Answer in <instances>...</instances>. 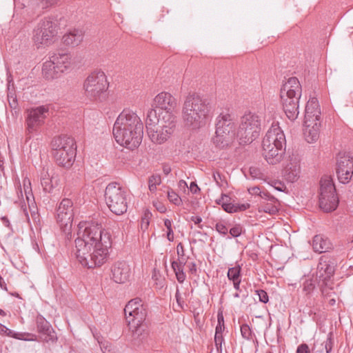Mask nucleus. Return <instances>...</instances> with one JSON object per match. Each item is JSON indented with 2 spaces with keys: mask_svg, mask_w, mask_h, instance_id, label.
I'll list each match as a JSON object with an SVG mask.
<instances>
[{
  "mask_svg": "<svg viewBox=\"0 0 353 353\" xmlns=\"http://www.w3.org/2000/svg\"><path fill=\"white\" fill-rule=\"evenodd\" d=\"M162 123H159V126H148V134L150 140L157 144H161L165 142L170 135L173 133L175 128V118L169 115V119H165L163 116Z\"/></svg>",
  "mask_w": 353,
  "mask_h": 353,
  "instance_id": "12",
  "label": "nucleus"
},
{
  "mask_svg": "<svg viewBox=\"0 0 353 353\" xmlns=\"http://www.w3.org/2000/svg\"><path fill=\"white\" fill-rule=\"evenodd\" d=\"M302 88L296 77H290L281 88L280 97L282 108L291 121H295L299 114V99Z\"/></svg>",
  "mask_w": 353,
  "mask_h": 353,
  "instance_id": "5",
  "label": "nucleus"
},
{
  "mask_svg": "<svg viewBox=\"0 0 353 353\" xmlns=\"http://www.w3.org/2000/svg\"><path fill=\"white\" fill-rule=\"evenodd\" d=\"M112 279L117 283L128 281L131 275L130 265L125 261H117L111 268Z\"/></svg>",
  "mask_w": 353,
  "mask_h": 353,
  "instance_id": "18",
  "label": "nucleus"
},
{
  "mask_svg": "<svg viewBox=\"0 0 353 353\" xmlns=\"http://www.w3.org/2000/svg\"><path fill=\"white\" fill-rule=\"evenodd\" d=\"M153 105L165 111V119H169V115L176 119L174 114V110L176 108V99L169 92H162L157 94L154 99Z\"/></svg>",
  "mask_w": 353,
  "mask_h": 353,
  "instance_id": "15",
  "label": "nucleus"
},
{
  "mask_svg": "<svg viewBox=\"0 0 353 353\" xmlns=\"http://www.w3.org/2000/svg\"><path fill=\"white\" fill-rule=\"evenodd\" d=\"M223 341H224V339H223V335H214L215 346L222 345V343H223Z\"/></svg>",
  "mask_w": 353,
  "mask_h": 353,
  "instance_id": "60",
  "label": "nucleus"
},
{
  "mask_svg": "<svg viewBox=\"0 0 353 353\" xmlns=\"http://www.w3.org/2000/svg\"><path fill=\"white\" fill-rule=\"evenodd\" d=\"M296 353H310L309 346L306 343L299 345L296 349Z\"/></svg>",
  "mask_w": 353,
  "mask_h": 353,
  "instance_id": "52",
  "label": "nucleus"
},
{
  "mask_svg": "<svg viewBox=\"0 0 353 353\" xmlns=\"http://www.w3.org/2000/svg\"><path fill=\"white\" fill-rule=\"evenodd\" d=\"M304 126L303 134L307 142L310 143L316 142L319 138L321 121L304 123Z\"/></svg>",
  "mask_w": 353,
  "mask_h": 353,
  "instance_id": "24",
  "label": "nucleus"
},
{
  "mask_svg": "<svg viewBox=\"0 0 353 353\" xmlns=\"http://www.w3.org/2000/svg\"><path fill=\"white\" fill-rule=\"evenodd\" d=\"M33 3L38 8L44 9L52 6L56 2V0H32Z\"/></svg>",
  "mask_w": 353,
  "mask_h": 353,
  "instance_id": "42",
  "label": "nucleus"
},
{
  "mask_svg": "<svg viewBox=\"0 0 353 353\" xmlns=\"http://www.w3.org/2000/svg\"><path fill=\"white\" fill-rule=\"evenodd\" d=\"M124 313L128 325L147 323L148 305L140 298L130 300L124 308Z\"/></svg>",
  "mask_w": 353,
  "mask_h": 353,
  "instance_id": "11",
  "label": "nucleus"
},
{
  "mask_svg": "<svg viewBox=\"0 0 353 353\" xmlns=\"http://www.w3.org/2000/svg\"><path fill=\"white\" fill-rule=\"evenodd\" d=\"M23 184L26 199L28 200V202H29L30 197L33 198L31 188V183L30 179L28 178L24 179L23 181Z\"/></svg>",
  "mask_w": 353,
  "mask_h": 353,
  "instance_id": "39",
  "label": "nucleus"
},
{
  "mask_svg": "<svg viewBox=\"0 0 353 353\" xmlns=\"http://www.w3.org/2000/svg\"><path fill=\"white\" fill-rule=\"evenodd\" d=\"M171 266H172V268L173 269L176 276L177 273H180L181 271H183V268L178 265V263L175 261H172Z\"/></svg>",
  "mask_w": 353,
  "mask_h": 353,
  "instance_id": "56",
  "label": "nucleus"
},
{
  "mask_svg": "<svg viewBox=\"0 0 353 353\" xmlns=\"http://www.w3.org/2000/svg\"><path fill=\"white\" fill-rule=\"evenodd\" d=\"M223 130L224 132H229V134H235V123L230 114H220L216 121V130Z\"/></svg>",
  "mask_w": 353,
  "mask_h": 353,
  "instance_id": "23",
  "label": "nucleus"
},
{
  "mask_svg": "<svg viewBox=\"0 0 353 353\" xmlns=\"http://www.w3.org/2000/svg\"><path fill=\"white\" fill-rule=\"evenodd\" d=\"M168 198L169 201L176 205H180L181 203V199L179 195L172 190L168 191Z\"/></svg>",
  "mask_w": 353,
  "mask_h": 353,
  "instance_id": "40",
  "label": "nucleus"
},
{
  "mask_svg": "<svg viewBox=\"0 0 353 353\" xmlns=\"http://www.w3.org/2000/svg\"><path fill=\"white\" fill-rule=\"evenodd\" d=\"M176 277L177 281L179 283H182L185 280L186 276L183 271H181L180 273L176 274Z\"/></svg>",
  "mask_w": 353,
  "mask_h": 353,
  "instance_id": "62",
  "label": "nucleus"
},
{
  "mask_svg": "<svg viewBox=\"0 0 353 353\" xmlns=\"http://www.w3.org/2000/svg\"><path fill=\"white\" fill-rule=\"evenodd\" d=\"M285 136L276 125H272L262 141L263 156L269 164L275 165L281 162L285 152Z\"/></svg>",
  "mask_w": 353,
  "mask_h": 353,
  "instance_id": "4",
  "label": "nucleus"
},
{
  "mask_svg": "<svg viewBox=\"0 0 353 353\" xmlns=\"http://www.w3.org/2000/svg\"><path fill=\"white\" fill-rule=\"evenodd\" d=\"M59 176L54 173H49L48 171L43 170L41 176V185L43 190L46 193L52 194L54 190L59 185Z\"/></svg>",
  "mask_w": 353,
  "mask_h": 353,
  "instance_id": "22",
  "label": "nucleus"
},
{
  "mask_svg": "<svg viewBox=\"0 0 353 353\" xmlns=\"http://www.w3.org/2000/svg\"><path fill=\"white\" fill-rule=\"evenodd\" d=\"M190 220L194 222L195 224L199 225V228L200 229H203V225H200L202 222V218L199 216H192L190 218Z\"/></svg>",
  "mask_w": 353,
  "mask_h": 353,
  "instance_id": "57",
  "label": "nucleus"
},
{
  "mask_svg": "<svg viewBox=\"0 0 353 353\" xmlns=\"http://www.w3.org/2000/svg\"><path fill=\"white\" fill-rule=\"evenodd\" d=\"M188 266L189 268V272L192 274H195L196 273V265L194 262H192L188 264Z\"/></svg>",
  "mask_w": 353,
  "mask_h": 353,
  "instance_id": "63",
  "label": "nucleus"
},
{
  "mask_svg": "<svg viewBox=\"0 0 353 353\" xmlns=\"http://www.w3.org/2000/svg\"><path fill=\"white\" fill-rule=\"evenodd\" d=\"M256 294L259 296V301L263 303H267L269 301V296L268 293L263 290H257L255 291Z\"/></svg>",
  "mask_w": 353,
  "mask_h": 353,
  "instance_id": "45",
  "label": "nucleus"
},
{
  "mask_svg": "<svg viewBox=\"0 0 353 353\" xmlns=\"http://www.w3.org/2000/svg\"><path fill=\"white\" fill-rule=\"evenodd\" d=\"M272 186H273L276 190L283 192L284 189H285V185L279 181H272Z\"/></svg>",
  "mask_w": 353,
  "mask_h": 353,
  "instance_id": "54",
  "label": "nucleus"
},
{
  "mask_svg": "<svg viewBox=\"0 0 353 353\" xmlns=\"http://www.w3.org/2000/svg\"><path fill=\"white\" fill-rule=\"evenodd\" d=\"M73 203L69 199H63L57 209V221L65 232L72 228L74 216Z\"/></svg>",
  "mask_w": 353,
  "mask_h": 353,
  "instance_id": "14",
  "label": "nucleus"
},
{
  "mask_svg": "<svg viewBox=\"0 0 353 353\" xmlns=\"http://www.w3.org/2000/svg\"><path fill=\"white\" fill-rule=\"evenodd\" d=\"M300 159L297 156H290L283 170L285 179L291 183L298 180L300 176Z\"/></svg>",
  "mask_w": 353,
  "mask_h": 353,
  "instance_id": "19",
  "label": "nucleus"
},
{
  "mask_svg": "<svg viewBox=\"0 0 353 353\" xmlns=\"http://www.w3.org/2000/svg\"><path fill=\"white\" fill-rule=\"evenodd\" d=\"M334 272V267L326 259H320L317 266V276L324 282L329 280Z\"/></svg>",
  "mask_w": 353,
  "mask_h": 353,
  "instance_id": "26",
  "label": "nucleus"
},
{
  "mask_svg": "<svg viewBox=\"0 0 353 353\" xmlns=\"http://www.w3.org/2000/svg\"><path fill=\"white\" fill-rule=\"evenodd\" d=\"M8 101L10 108L17 113L19 111V105L14 92H9L8 93Z\"/></svg>",
  "mask_w": 353,
  "mask_h": 353,
  "instance_id": "36",
  "label": "nucleus"
},
{
  "mask_svg": "<svg viewBox=\"0 0 353 353\" xmlns=\"http://www.w3.org/2000/svg\"><path fill=\"white\" fill-rule=\"evenodd\" d=\"M279 201L277 200L276 202L273 201H263L259 207V212H263L270 214L274 215L279 212Z\"/></svg>",
  "mask_w": 353,
  "mask_h": 353,
  "instance_id": "32",
  "label": "nucleus"
},
{
  "mask_svg": "<svg viewBox=\"0 0 353 353\" xmlns=\"http://www.w3.org/2000/svg\"><path fill=\"white\" fill-rule=\"evenodd\" d=\"M57 32L54 22L50 19H44L41 21L37 28L34 30L33 41L36 45L50 44Z\"/></svg>",
  "mask_w": 353,
  "mask_h": 353,
  "instance_id": "13",
  "label": "nucleus"
},
{
  "mask_svg": "<svg viewBox=\"0 0 353 353\" xmlns=\"http://www.w3.org/2000/svg\"><path fill=\"white\" fill-rule=\"evenodd\" d=\"M176 252H177V254L180 256V257H183L185 256V250H184V248H183V245L181 243H179L178 245H177V247H176Z\"/></svg>",
  "mask_w": 353,
  "mask_h": 353,
  "instance_id": "58",
  "label": "nucleus"
},
{
  "mask_svg": "<svg viewBox=\"0 0 353 353\" xmlns=\"http://www.w3.org/2000/svg\"><path fill=\"white\" fill-rule=\"evenodd\" d=\"M309 121H321L320 105L315 97L310 98L305 105L304 123Z\"/></svg>",
  "mask_w": 353,
  "mask_h": 353,
  "instance_id": "20",
  "label": "nucleus"
},
{
  "mask_svg": "<svg viewBox=\"0 0 353 353\" xmlns=\"http://www.w3.org/2000/svg\"><path fill=\"white\" fill-rule=\"evenodd\" d=\"M105 201L112 213L121 215L127 212L129 195L120 184L112 182L105 188Z\"/></svg>",
  "mask_w": 353,
  "mask_h": 353,
  "instance_id": "7",
  "label": "nucleus"
},
{
  "mask_svg": "<svg viewBox=\"0 0 353 353\" xmlns=\"http://www.w3.org/2000/svg\"><path fill=\"white\" fill-rule=\"evenodd\" d=\"M339 197L336 188L330 176H325L320 181V195L319 205L326 213L334 211L339 205Z\"/></svg>",
  "mask_w": 353,
  "mask_h": 353,
  "instance_id": "10",
  "label": "nucleus"
},
{
  "mask_svg": "<svg viewBox=\"0 0 353 353\" xmlns=\"http://www.w3.org/2000/svg\"><path fill=\"white\" fill-rule=\"evenodd\" d=\"M190 190L193 194H196L200 191V188L195 182H191L190 185Z\"/></svg>",
  "mask_w": 353,
  "mask_h": 353,
  "instance_id": "61",
  "label": "nucleus"
},
{
  "mask_svg": "<svg viewBox=\"0 0 353 353\" xmlns=\"http://www.w3.org/2000/svg\"><path fill=\"white\" fill-rule=\"evenodd\" d=\"M314 289V285L312 281L307 280L303 283V290L307 294L311 293Z\"/></svg>",
  "mask_w": 353,
  "mask_h": 353,
  "instance_id": "49",
  "label": "nucleus"
},
{
  "mask_svg": "<svg viewBox=\"0 0 353 353\" xmlns=\"http://www.w3.org/2000/svg\"><path fill=\"white\" fill-rule=\"evenodd\" d=\"M213 178H214V180L215 181L216 183L219 187H221L223 185L222 182L223 180L222 178V175L221 174V173L219 172H214L213 173Z\"/></svg>",
  "mask_w": 353,
  "mask_h": 353,
  "instance_id": "53",
  "label": "nucleus"
},
{
  "mask_svg": "<svg viewBox=\"0 0 353 353\" xmlns=\"http://www.w3.org/2000/svg\"><path fill=\"white\" fill-rule=\"evenodd\" d=\"M261 120L259 115L252 112L245 113L241 118V123L236 133L239 144L251 143L260 134Z\"/></svg>",
  "mask_w": 353,
  "mask_h": 353,
  "instance_id": "9",
  "label": "nucleus"
},
{
  "mask_svg": "<svg viewBox=\"0 0 353 353\" xmlns=\"http://www.w3.org/2000/svg\"><path fill=\"white\" fill-rule=\"evenodd\" d=\"M216 230L221 234L226 235L228 232V229L223 222H219L215 225Z\"/></svg>",
  "mask_w": 353,
  "mask_h": 353,
  "instance_id": "47",
  "label": "nucleus"
},
{
  "mask_svg": "<svg viewBox=\"0 0 353 353\" xmlns=\"http://www.w3.org/2000/svg\"><path fill=\"white\" fill-rule=\"evenodd\" d=\"M161 183V177L159 174H153L148 179V188L152 193H154L157 190V186L160 185Z\"/></svg>",
  "mask_w": 353,
  "mask_h": 353,
  "instance_id": "35",
  "label": "nucleus"
},
{
  "mask_svg": "<svg viewBox=\"0 0 353 353\" xmlns=\"http://www.w3.org/2000/svg\"><path fill=\"white\" fill-rule=\"evenodd\" d=\"M211 111L209 101L198 94H189L182 107L184 125L191 130H198L205 125Z\"/></svg>",
  "mask_w": 353,
  "mask_h": 353,
  "instance_id": "3",
  "label": "nucleus"
},
{
  "mask_svg": "<svg viewBox=\"0 0 353 353\" xmlns=\"http://www.w3.org/2000/svg\"><path fill=\"white\" fill-rule=\"evenodd\" d=\"M75 239V254L79 262L88 268L101 267L108 259L112 246L110 234L93 222H80Z\"/></svg>",
  "mask_w": 353,
  "mask_h": 353,
  "instance_id": "1",
  "label": "nucleus"
},
{
  "mask_svg": "<svg viewBox=\"0 0 353 353\" xmlns=\"http://www.w3.org/2000/svg\"><path fill=\"white\" fill-rule=\"evenodd\" d=\"M129 329L132 332V336L134 339H137L140 341H143L149 336V329L148 323H140V325H128Z\"/></svg>",
  "mask_w": 353,
  "mask_h": 353,
  "instance_id": "31",
  "label": "nucleus"
},
{
  "mask_svg": "<svg viewBox=\"0 0 353 353\" xmlns=\"http://www.w3.org/2000/svg\"><path fill=\"white\" fill-rule=\"evenodd\" d=\"M241 333L243 338L250 339L252 336L251 330L248 324H243L241 326Z\"/></svg>",
  "mask_w": 353,
  "mask_h": 353,
  "instance_id": "44",
  "label": "nucleus"
},
{
  "mask_svg": "<svg viewBox=\"0 0 353 353\" xmlns=\"http://www.w3.org/2000/svg\"><path fill=\"white\" fill-rule=\"evenodd\" d=\"M326 353L331 352L334 344L333 334L329 332L326 341L324 342Z\"/></svg>",
  "mask_w": 353,
  "mask_h": 353,
  "instance_id": "43",
  "label": "nucleus"
},
{
  "mask_svg": "<svg viewBox=\"0 0 353 353\" xmlns=\"http://www.w3.org/2000/svg\"><path fill=\"white\" fill-rule=\"evenodd\" d=\"M164 225L167 228V239L169 241L172 242L174 241V232L172 227V221L168 219H165Z\"/></svg>",
  "mask_w": 353,
  "mask_h": 353,
  "instance_id": "41",
  "label": "nucleus"
},
{
  "mask_svg": "<svg viewBox=\"0 0 353 353\" xmlns=\"http://www.w3.org/2000/svg\"><path fill=\"white\" fill-rule=\"evenodd\" d=\"M336 174L339 181L342 183H347L353 176V157L344 154L338 158Z\"/></svg>",
  "mask_w": 353,
  "mask_h": 353,
  "instance_id": "16",
  "label": "nucleus"
},
{
  "mask_svg": "<svg viewBox=\"0 0 353 353\" xmlns=\"http://www.w3.org/2000/svg\"><path fill=\"white\" fill-rule=\"evenodd\" d=\"M227 199H230V198L228 195L222 194L221 198L217 199L216 202L217 204L221 205L222 206L223 202H225Z\"/></svg>",
  "mask_w": 353,
  "mask_h": 353,
  "instance_id": "64",
  "label": "nucleus"
},
{
  "mask_svg": "<svg viewBox=\"0 0 353 353\" xmlns=\"http://www.w3.org/2000/svg\"><path fill=\"white\" fill-rule=\"evenodd\" d=\"M163 121V117L160 119L157 117V112L154 109H150L147 114L145 121L146 130H148V126H154L156 123L159 124Z\"/></svg>",
  "mask_w": 353,
  "mask_h": 353,
  "instance_id": "33",
  "label": "nucleus"
},
{
  "mask_svg": "<svg viewBox=\"0 0 353 353\" xmlns=\"http://www.w3.org/2000/svg\"><path fill=\"white\" fill-rule=\"evenodd\" d=\"M52 154L59 166L70 168L74 163L77 146L74 138L68 135L54 137L51 142Z\"/></svg>",
  "mask_w": 353,
  "mask_h": 353,
  "instance_id": "6",
  "label": "nucleus"
},
{
  "mask_svg": "<svg viewBox=\"0 0 353 353\" xmlns=\"http://www.w3.org/2000/svg\"><path fill=\"white\" fill-rule=\"evenodd\" d=\"M50 60L54 63L55 67L63 73L67 71L71 66V56L68 53L58 52L54 53L50 57Z\"/></svg>",
  "mask_w": 353,
  "mask_h": 353,
  "instance_id": "25",
  "label": "nucleus"
},
{
  "mask_svg": "<svg viewBox=\"0 0 353 353\" xmlns=\"http://www.w3.org/2000/svg\"><path fill=\"white\" fill-rule=\"evenodd\" d=\"M229 232H230L231 236L238 237L242 233V227L239 224L236 225L230 230Z\"/></svg>",
  "mask_w": 353,
  "mask_h": 353,
  "instance_id": "48",
  "label": "nucleus"
},
{
  "mask_svg": "<svg viewBox=\"0 0 353 353\" xmlns=\"http://www.w3.org/2000/svg\"><path fill=\"white\" fill-rule=\"evenodd\" d=\"M235 139V134H229V132H224L221 128L216 130L215 136L212 139L214 146L219 149H225L229 147Z\"/></svg>",
  "mask_w": 353,
  "mask_h": 353,
  "instance_id": "21",
  "label": "nucleus"
},
{
  "mask_svg": "<svg viewBox=\"0 0 353 353\" xmlns=\"http://www.w3.org/2000/svg\"><path fill=\"white\" fill-rule=\"evenodd\" d=\"M260 196L263 199H265L266 201L265 202H268V201H273V202H276L277 201V199H276L274 196H273L272 195H271L268 192H265V191H261V194H260Z\"/></svg>",
  "mask_w": 353,
  "mask_h": 353,
  "instance_id": "50",
  "label": "nucleus"
},
{
  "mask_svg": "<svg viewBox=\"0 0 353 353\" xmlns=\"http://www.w3.org/2000/svg\"><path fill=\"white\" fill-rule=\"evenodd\" d=\"M248 191H249L250 194H251L252 195H259V196H260V194H261V190L257 186L252 187V188L248 189Z\"/></svg>",
  "mask_w": 353,
  "mask_h": 353,
  "instance_id": "59",
  "label": "nucleus"
},
{
  "mask_svg": "<svg viewBox=\"0 0 353 353\" xmlns=\"http://www.w3.org/2000/svg\"><path fill=\"white\" fill-rule=\"evenodd\" d=\"M112 133L119 144L134 150L142 141L143 124L135 112L125 109L114 122Z\"/></svg>",
  "mask_w": 353,
  "mask_h": 353,
  "instance_id": "2",
  "label": "nucleus"
},
{
  "mask_svg": "<svg viewBox=\"0 0 353 353\" xmlns=\"http://www.w3.org/2000/svg\"><path fill=\"white\" fill-rule=\"evenodd\" d=\"M48 112V108L41 105L36 108H32L28 111L26 119L27 130L28 133H32L44 123L46 114Z\"/></svg>",
  "mask_w": 353,
  "mask_h": 353,
  "instance_id": "17",
  "label": "nucleus"
},
{
  "mask_svg": "<svg viewBox=\"0 0 353 353\" xmlns=\"http://www.w3.org/2000/svg\"><path fill=\"white\" fill-rule=\"evenodd\" d=\"M312 248L315 252H326L332 248V244L328 238L321 234H316L312 239Z\"/></svg>",
  "mask_w": 353,
  "mask_h": 353,
  "instance_id": "27",
  "label": "nucleus"
},
{
  "mask_svg": "<svg viewBox=\"0 0 353 353\" xmlns=\"http://www.w3.org/2000/svg\"><path fill=\"white\" fill-rule=\"evenodd\" d=\"M230 199H227L225 201V202H223L222 203V208L223 209L228 212V213H234L235 210H234V203H232L230 202Z\"/></svg>",
  "mask_w": 353,
  "mask_h": 353,
  "instance_id": "46",
  "label": "nucleus"
},
{
  "mask_svg": "<svg viewBox=\"0 0 353 353\" xmlns=\"http://www.w3.org/2000/svg\"><path fill=\"white\" fill-rule=\"evenodd\" d=\"M0 333L8 336L13 337L14 339H23L22 336L23 334L14 333L12 330L8 329L6 326L1 323H0Z\"/></svg>",
  "mask_w": 353,
  "mask_h": 353,
  "instance_id": "37",
  "label": "nucleus"
},
{
  "mask_svg": "<svg viewBox=\"0 0 353 353\" xmlns=\"http://www.w3.org/2000/svg\"><path fill=\"white\" fill-rule=\"evenodd\" d=\"M84 32L81 29H73L63 35V42L67 46H77L83 41Z\"/></svg>",
  "mask_w": 353,
  "mask_h": 353,
  "instance_id": "29",
  "label": "nucleus"
},
{
  "mask_svg": "<svg viewBox=\"0 0 353 353\" xmlns=\"http://www.w3.org/2000/svg\"><path fill=\"white\" fill-rule=\"evenodd\" d=\"M108 82L103 71L92 72L85 80L83 88L86 97L91 101L101 102L108 96Z\"/></svg>",
  "mask_w": 353,
  "mask_h": 353,
  "instance_id": "8",
  "label": "nucleus"
},
{
  "mask_svg": "<svg viewBox=\"0 0 353 353\" xmlns=\"http://www.w3.org/2000/svg\"><path fill=\"white\" fill-rule=\"evenodd\" d=\"M37 330L46 336L45 340L49 341L54 339V331L50 323L41 315H38L36 319Z\"/></svg>",
  "mask_w": 353,
  "mask_h": 353,
  "instance_id": "28",
  "label": "nucleus"
},
{
  "mask_svg": "<svg viewBox=\"0 0 353 353\" xmlns=\"http://www.w3.org/2000/svg\"><path fill=\"white\" fill-rule=\"evenodd\" d=\"M42 74L46 79L53 80L60 77L63 72L59 71V70L55 67L54 63L50 59L43 63Z\"/></svg>",
  "mask_w": 353,
  "mask_h": 353,
  "instance_id": "30",
  "label": "nucleus"
},
{
  "mask_svg": "<svg viewBox=\"0 0 353 353\" xmlns=\"http://www.w3.org/2000/svg\"><path fill=\"white\" fill-rule=\"evenodd\" d=\"M250 207V205L248 203H242V204L234 203V208L235 210L234 212L245 211L247 209H248Z\"/></svg>",
  "mask_w": 353,
  "mask_h": 353,
  "instance_id": "51",
  "label": "nucleus"
},
{
  "mask_svg": "<svg viewBox=\"0 0 353 353\" xmlns=\"http://www.w3.org/2000/svg\"><path fill=\"white\" fill-rule=\"evenodd\" d=\"M175 297L178 305L180 307L181 309H183L185 302L179 293V289H176Z\"/></svg>",
  "mask_w": 353,
  "mask_h": 353,
  "instance_id": "55",
  "label": "nucleus"
},
{
  "mask_svg": "<svg viewBox=\"0 0 353 353\" xmlns=\"http://www.w3.org/2000/svg\"><path fill=\"white\" fill-rule=\"evenodd\" d=\"M241 268L239 265L230 268L228 270L227 276L232 282L241 280Z\"/></svg>",
  "mask_w": 353,
  "mask_h": 353,
  "instance_id": "34",
  "label": "nucleus"
},
{
  "mask_svg": "<svg viewBox=\"0 0 353 353\" xmlns=\"http://www.w3.org/2000/svg\"><path fill=\"white\" fill-rule=\"evenodd\" d=\"M152 214L149 210H145L143 212V215L141 217V228L143 230H146L150 225V220L151 219Z\"/></svg>",
  "mask_w": 353,
  "mask_h": 353,
  "instance_id": "38",
  "label": "nucleus"
}]
</instances>
